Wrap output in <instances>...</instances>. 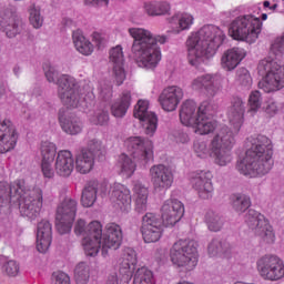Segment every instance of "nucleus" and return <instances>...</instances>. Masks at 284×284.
I'll use <instances>...</instances> for the list:
<instances>
[{
  "label": "nucleus",
  "mask_w": 284,
  "mask_h": 284,
  "mask_svg": "<svg viewBox=\"0 0 284 284\" xmlns=\"http://www.w3.org/2000/svg\"><path fill=\"white\" fill-rule=\"evenodd\" d=\"M246 146L245 156L236 164L239 173L251 179L270 174L274 168L272 140L265 135H253L246 139Z\"/></svg>",
  "instance_id": "f257e3e1"
},
{
  "label": "nucleus",
  "mask_w": 284,
  "mask_h": 284,
  "mask_svg": "<svg viewBox=\"0 0 284 284\" xmlns=\"http://www.w3.org/2000/svg\"><path fill=\"white\" fill-rule=\"evenodd\" d=\"M225 41V33L214 24H206L186 40L187 62L193 68L207 63Z\"/></svg>",
  "instance_id": "f03ea898"
},
{
  "label": "nucleus",
  "mask_w": 284,
  "mask_h": 284,
  "mask_svg": "<svg viewBox=\"0 0 284 284\" xmlns=\"http://www.w3.org/2000/svg\"><path fill=\"white\" fill-rule=\"evenodd\" d=\"M129 34L133 39L131 52L140 68L155 70L163 59L161 45L168 43V37L154 36L152 31L143 28H130Z\"/></svg>",
  "instance_id": "7ed1b4c3"
},
{
  "label": "nucleus",
  "mask_w": 284,
  "mask_h": 284,
  "mask_svg": "<svg viewBox=\"0 0 284 284\" xmlns=\"http://www.w3.org/2000/svg\"><path fill=\"white\" fill-rule=\"evenodd\" d=\"M12 199L20 202V212L22 216H27L31 221L39 217L41 207H43V191L36 189L26 192V182L16 180L13 183L0 182V210L8 207Z\"/></svg>",
  "instance_id": "20e7f679"
},
{
  "label": "nucleus",
  "mask_w": 284,
  "mask_h": 284,
  "mask_svg": "<svg viewBox=\"0 0 284 284\" xmlns=\"http://www.w3.org/2000/svg\"><path fill=\"white\" fill-rule=\"evenodd\" d=\"M236 139H234V133L229 126H222L217 129L210 142L197 140L193 144V150L199 159H207L211 156L215 165L220 168H225L232 163V150Z\"/></svg>",
  "instance_id": "39448f33"
},
{
  "label": "nucleus",
  "mask_w": 284,
  "mask_h": 284,
  "mask_svg": "<svg viewBox=\"0 0 284 284\" xmlns=\"http://www.w3.org/2000/svg\"><path fill=\"white\" fill-rule=\"evenodd\" d=\"M261 7L253 6L250 9V13L244 16H239L232 21L229 28V34L235 41H245L246 43H255L261 34L263 28V22H261Z\"/></svg>",
  "instance_id": "423d86ee"
},
{
  "label": "nucleus",
  "mask_w": 284,
  "mask_h": 284,
  "mask_svg": "<svg viewBox=\"0 0 284 284\" xmlns=\"http://www.w3.org/2000/svg\"><path fill=\"white\" fill-rule=\"evenodd\" d=\"M44 74L49 83L58 84V95L67 108H79L81 105V93L77 79L70 75H60L54 67L44 68Z\"/></svg>",
  "instance_id": "0eeeda50"
},
{
  "label": "nucleus",
  "mask_w": 284,
  "mask_h": 284,
  "mask_svg": "<svg viewBox=\"0 0 284 284\" xmlns=\"http://www.w3.org/2000/svg\"><path fill=\"white\" fill-rule=\"evenodd\" d=\"M170 258L174 267L192 272L199 265V242L194 240L176 241L170 248Z\"/></svg>",
  "instance_id": "6e6552de"
},
{
  "label": "nucleus",
  "mask_w": 284,
  "mask_h": 284,
  "mask_svg": "<svg viewBox=\"0 0 284 284\" xmlns=\"http://www.w3.org/2000/svg\"><path fill=\"white\" fill-rule=\"evenodd\" d=\"M262 80L258 82L260 90L266 93L278 92L284 88V65L272 58L261 60L257 67Z\"/></svg>",
  "instance_id": "1a4fd4ad"
},
{
  "label": "nucleus",
  "mask_w": 284,
  "mask_h": 284,
  "mask_svg": "<svg viewBox=\"0 0 284 284\" xmlns=\"http://www.w3.org/2000/svg\"><path fill=\"white\" fill-rule=\"evenodd\" d=\"M246 225L258 236L263 243L273 245L276 242V233L274 226L270 224V220L254 209H250L244 217Z\"/></svg>",
  "instance_id": "9d476101"
},
{
  "label": "nucleus",
  "mask_w": 284,
  "mask_h": 284,
  "mask_svg": "<svg viewBox=\"0 0 284 284\" xmlns=\"http://www.w3.org/2000/svg\"><path fill=\"white\" fill-rule=\"evenodd\" d=\"M256 270L263 281L276 283L284 278V261L274 254L261 256L256 261Z\"/></svg>",
  "instance_id": "9b49d317"
},
{
  "label": "nucleus",
  "mask_w": 284,
  "mask_h": 284,
  "mask_svg": "<svg viewBox=\"0 0 284 284\" xmlns=\"http://www.w3.org/2000/svg\"><path fill=\"white\" fill-rule=\"evenodd\" d=\"M79 202L72 196H65L58 205L55 215V227L59 234H70L72 223L77 219Z\"/></svg>",
  "instance_id": "f8f14e48"
},
{
  "label": "nucleus",
  "mask_w": 284,
  "mask_h": 284,
  "mask_svg": "<svg viewBox=\"0 0 284 284\" xmlns=\"http://www.w3.org/2000/svg\"><path fill=\"white\" fill-rule=\"evenodd\" d=\"M134 270H136V251L128 247L124 250L123 256L120 260L119 273L109 275L106 284H119V280L121 283H130Z\"/></svg>",
  "instance_id": "ddd939ff"
},
{
  "label": "nucleus",
  "mask_w": 284,
  "mask_h": 284,
  "mask_svg": "<svg viewBox=\"0 0 284 284\" xmlns=\"http://www.w3.org/2000/svg\"><path fill=\"white\" fill-rule=\"evenodd\" d=\"M214 105L212 103L204 101L197 108V120L191 126L195 134L201 136L206 134H212L216 128H219V122L214 120Z\"/></svg>",
  "instance_id": "4468645a"
},
{
  "label": "nucleus",
  "mask_w": 284,
  "mask_h": 284,
  "mask_svg": "<svg viewBox=\"0 0 284 284\" xmlns=\"http://www.w3.org/2000/svg\"><path fill=\"white\" fill-rule=\"evenodd\" d=\"M133 116L139 120L148 136H154L159 128V118L150 110V101L139 100L134 106Z\"/></svg>",
  "instance_id": "2eb2a0df"
},
{
  "label": "nucleus",
  "mask_w": 284,
  "mask_h": 284,
  "mask_svg": "<svg viewBox=\"0 0 284 284\" xmlns=\"http://www.w3.org/2000/svg\"><path fill=\"white\" fill-rule=\"evenodd\" d=\"M82 246L88 256H97L99 254V250L103 247V225H101V222L93 221L88 224Z\"/></svg>",
  "instance_id": "dca6fc26"
},
{
  "label": "nucleus",
  "mask_w": 284,
  "mask_h": 284,
  "mask_svg": "<svg viewBox=\"0 0 284 284\" xmlns=\"http://www.w3.org/2000/svg\"><path fill=\"white\" fill-rule=\"evenodd\" d=\"M213 175L210 171L199 170L190 175L193 190L197 192L200 199L207 201L214 196V185L212 184Z\"/></svg>",
  "instance_id": "f3484780"
},
{
  "label": "nucleus",
  "mask_w": 284,
  "mask_h": 284,
  "mask_svg": "<svg viewBox=\"0 0 284 284\" xmlns=\"http://www.w3.org/2000/svg\"><path fill=\"white\" fill-rule=\"evenodd\" d=\"M149 174L155 192H166L174 183V173L165 164H155L150 168Z\"/></svg>",
  "instance_id": "a211bd4d"
},
{
  "label": "nucleus",
  "mask_w": 284,
  "mask_h": 284,
  "mask_svg": "<svg viewBox=\"0 0 284 284\" xmlns=\"http://www.w3.org/2000/svg\"><path fill=\"white\" fill-rule=\"evenodd\" d=\"M245 110L246 106L243 98L233 97L231 99L226 114L229 123L233 128V130H231L233 139L241 132V128H243V123H245Z\"/></svg>",
  "instance_id": "6ab92c4d"
},
{
  "label": "nucleus",
  "mask_w": 284,
  "mask_h": 284,
  "mask_svg": "<svg viewBox=\"0 0 284 284\" xmlns=\"http://www.w3.org/2000/svg\"><path fill=\"white\" fill-rule=\"evenodd\" d=\"M185 214V206L183 202L176 199H169L164 201L161 207V216L166 227H174L175 223H179Z\"/></svg>",
  "instance_id": "aec40b11"
},
{
  "label": "nucleus",
  "mask_w": 284,
  "mask_h": 284,
  "mask_svg": "<svg viewBox=\"0 0 284 284\" xmlns=\"http://www.w3.org/2000/svg\"><path fill=\"white\" fill-rule=\"evenodd\" d=\"M126 150H129L133 159L139 161H150L152 159L153 144L152 141L141 136H131L124 141Z\"/></svg>",
  "instance_id": "412c9836"
},
{
  "label": "nucleus",
  "mask_w": 284,
  "mask_h": 284,
  "mask_svg": "<svg viewBox=\"0 0 284 284\" xmlns=\"http://www.w3.org/2000/svg\"><path fill=\"white\" fill-rule=\"evenodd\" d=\"M191 88L195 92H204L209 97H216L221 92V78L213 74L200 75L192 80Z\"/></svg>",
  "instance_id": "4be33fe9"
},
{
  "label": "nucleus",
  "mask_w": 284,
  "mask_h": 284,
  "mask_svg": "<svg viewBox=\"0 0 284 284\" xmlns=\"http://www.w3.org/2000/svg\"><path fill=\"white\" fill-rule=\"evenodd\" d=\"M121 241H123V231L121 230V226L116 223L106 224L102 235L103 256L108 254V250H119V247H121Z\"/></svg>",
  "instance_id": "5701e85b"
},
{
  "label": "nucleus",
  "mask_w": 284,
  "mask_h": 284,
  "mask_svg": "<svg viewBox=\"0 0 284 284\" xmlns=\"http://www.w3.org/2000/svg\"><path fill=\"white\" fill-rule=\"evenodd\" d=\"M183 101V89L171 85L162 90L159 95V103L164 112H174Z\"/></svg>",
  "instance_id": "b1692460"
},
{
  "label": "nucleus",
  "mask_w": 284,
  "mask_h": 284,
  "mask_svg": "<svg viewBox=\"0 0 284 284\" xmlns=\"http://www.w3.org/2000/svg\"><path fill=\"white\" fill-rule=\"evenodd\" d=\"M17 130L10 120L0 122V154H6L17 146Z\"/></svg>",
  "instance_id": "393cba45"
},
{
  "label": "nucleus",
  "mask_w": 284,
  "mask_h": 284,
  "mask_svg": "<svg viewBox=\"0 0 284 284\" xmlns=\"http://www.w3.org/2000/svg\"><path fill=\"white\" fill-rule=\"evenodd\" d=\"M111 200L114 201L121 212L128 214L132 210V193L128 186L114 183L111 186Z\"/></svg>",
  "instance_id": "a878e982"
},
{
  "label": "nucleus",
  "mask_w": 284,
  "mask_h": 284,
  "mask_svg": "<svg viewBox=\"0 0 284 284\" xmlns=\"http://www.w3.org/2000/svg\"><path fill=\"white\" fill-rule=\"evenodd\" d=\"M0 28L8 39H14L19 34V20L10 9H0Z\"/></svg>",
  "instance_id": "bb28decb"
},
{
  "label": "nucleus",
  "mask_w": 284,
  "mask_h": 284,
  "mask_svg": "<svg viewBox=\"0 0 284 284\" xmlns=\"http://www.w3.org/2000/svg\"><path fill=\"white\" fill-rule=\"evenodd\" d=\"M52 245V224L42 220L37 227V250L40 254H45Z\"/></svg>",
  "instance_id": "cd10ccee"
},
{
  "label": "nucleus",
  "mask_w": 284,
  "mask_h": 284,
  "mask_svg": "<svg viewBox=\"0 0 284 284\" xmlns=\"http://www.w3.org/2000/svg\"><path fill=\"white\" fill-rule=\"evenodd\" d=\"M59 123L61 129L65 134H71L72 136L81 134L83 132V122L77 116L70 115L65 109L59 111Z\"/></svg>",
  "instance_id": "c85d7f7f"
},
{
  "label": "nucleus",
  "mask_w": 284,
  "mask_h": 284,
  "mask_svg": "<svg viewBox=\"0 0 284 284\" xmlns=\"http://www.w3.org/2000/svg\"><path fill=\"white\" fill-rule=\"evenodd\" d=\"M123 48L116 45L110 50V62L113 63V75L118 85L125 81V70L123 69Z\"/></svg>",
  "instance_id": "c756f323"
},
{
  "label": "nucleus",
  "mask_w": 284,
  "mask_h": 284,
  "mask_svg": "<svg viewBox=\"0 0 284 284\" xmlns=\"http://www.w3.org/2000/svg\"><path fill=\"white\" fill-rule=\"evenodd\" d=\"M247 53H245V49L243 48H233L223 53L221 59V67L226 72H232V70H236L241 61L245 59Z\"/></svg>",
  "instance_id": "7c9ffc66"
},
{
  "label": "nucleus",
  "mask_w": 284,
  "mask_h": 284,
  "mask_svg": "<svg viewBox=\"0 0 284 284\" xmlns=\"http://www.w3.org/2000/svg\"><path fill=\"white\" fill-rule=\"evenodd\" d=\"M55 172L59 176H70L74 171V158L72 152L68 150H61L55 158Z\"/></svg>",
  "instance_id": "2f4dec72"
},
{
  "label": "nucleus",
  "mask_w": 284,
  "mask_h": 284,
  "mask_svg": "<svg viewBox=\"0 0 284 284\" xmlns=\"http://www.w3.org/2000/svg\"><path fill=\"white\" fill-rule=\"evenodd\" d=\"M199 120V109L194 101L187 100L182 104L180 110V121L187 128H193Z\"/></svg>",
  "instance_id": "473e14b6"
},
{
  "label": "nucleus",
  "mask_w": 284,
  "mask_h": 284,
  "mask_svg": "<svg viewBox=\"0 0 284 284\" xmlns=\"http://www.w3.org/2000/svg\"><path fill=\"white\" fill-rule=\"evenodd\" d=\"M142 10L148 17H165L171 12L172 6L168 1H146Z\"/></svg>",
  "instance_id": "72a5a7b5"
},
{
  "label": "nucleus",
  "mask_w": 284,
  "mask_h": 284,
  "mask_svg": "<svg viewBox=\"0 0 284 284\" xmlns=\"http://www.w3.org/2000/svg\"><path fill=\"white\" fill-rule=\"evenodd\" d=\"M130 105H132V95L130 91H124L120 99L115 100L111 105V114L115 116V119H123V116L128 114Z\"/></svg>",
  "instance_id": "f704fd0d"
},
{
  "label": "nucleus",
  "mask_w": 284,
  "mask_h": 284,
  "mask_svg": "<svg viewBox=\"0 0 284 284\" xmlns=\"http://www.w3.org/2000/svg\"><path fill=\"white\" fill-rule=\"evenodd\" d=\"M75 170L79 174H90L94 170V153L82 150L75 156Z\"/></svg>",
  "instance_id": "c9c22d12"
},
{
  "label": "nucleus",
  "mask_w": 284,
  "mask_h": 284,
  "mask_svg": "<svg viewBox=\"0 0 284 284\" xmlns=\"http://www.w3.org/2000/svg\"><path fill=\"white\" fill-rule=\"evenodd\" d=\"M133 194L135 199V212H138V214L148 212V196L150 194L148 187H145L141 182H135L133 186Z\"/></svg>",
  "instance_id": "e433bc0d"
},
{
  "label": "nucleus",
  "mask_w": 284,
  "mask_h": 284,
  "mask_svg": "<svg viewBox=\"0 0 284 284\" xmlns=\"http://www.w3.org/2000/svg\"><path fill=\"white\" fill-rule=\"evenodd\" d=\"M72 39L75 50L80 54H83V57H90V54L94 52V44H92V42L88 38H85V36H83V31H73Z\"/></svg>",
  "instance_id": "4c0bfd02"
},
{
  "label": "nucleus",
  "mask_w": 284,
  "mask_h": 284,
  "mask_svg": "<svg viewBox=\"0 0 284 284\" xmlns=\"http://www.w3.org/2000/svg\"><path fill=\"white\" fill-rule=\"evenodd\" d=\"M170 23L176 26V32H183L194 26V16L187 12H176L171 17Z\"/></svg>",
  "instance_id": "58836bf2"
},
{
  "label": "nucleus",
  "mask_w": 284,
  "mask_h": 284,
  "mask_svg": "<svg viewBox=\"0 0 284 284\" xmlns=\"http://www.w3.org/2000/svg\"><path fill=\"white\" fill-rule=\"evenodd\" d=\"M205 223L210 232H221L225 225V217L221 213L210 210L205 214Z\"/></svg>",
  "instance_id": "ea45409f"
},
{
  "label": "nucleus",
  "mask_w": 284,
  "mask_h": 284,
  "mask_svg": "<svg viewBox=\"0 0 284 284\" xmlns=\"http://www.w3.org/2000/svg\"><path fill=\"white\" fill-rule=\"evenodd\" d=\"M118 168L120 169V174L125 179H130V176L136 172V162H134L128 154L122 153L118 160Z\"/></svg>",
  "instance_id": "a19ab883"
},
{
  "label": "nucleus",
  "mask_w": 284,
  "mask_h": 284,
  "mask_svg": "<svg viewBox=\"0 0 284 284\" xmlns=\"http://www.w3.org/2000/svg\"><path fill=\"white\" fill-rule=\"evenodd\" d=\"M97 180H93L88 183V185L82 191L81 203L83 207H92L97 203Z\"/></svg>",
  "instance_id": "79ce46f5"
},
{
  "label": "nucleus",
  "mask_w": 284,
  "mask_h": 284,
  "mask_svg": "<svg viewBox=\"0 0 284 284\" xmlns=\"http://www.w3.org/2000/svg\"><path fill=\"white\" fill-rule=\"evenodd\" d=\"M163 217L154 214V213H146L142 217V226L141 229H151V230H163Z\"/></svg>",
  "instance_id": "37998d69"
},
{
  "label": "nucleus",
  "mask_w": 284,
  "mask_h": 284,
  "mask_svg": "<svg viewBox=\"0 0 284 284\" xmlns=\"http://www.w3.org/2000/svg\"><path fill=\"white\" fill-rule=\"evenodd\" d=\"M232 207L237 212V214H243L250 210L252 202L250 197L243 194H234L231 196Z\"/></svg>",
  "instance_id": "c03bdc74"
},
{
  "label": "nucleus",
  "mask_w": 284,
  "mask_h": 284,
  "mask_svg": "<svg viewBox=\"0 0 284 284\" xmlns=\"http://www.w3.org/2000/svg\"><path fill=\"white\" fill-rule=\"evenodd\" d=\"M133 284H155L154 273L148 267L138 268L133 277Z\"/></svg>",
  "instance_id": "a18cd8bd"
},
{
  "label": "nucleus",
  "mask_w": 284,
  "mask_h": 284,
  "mask_svg": "<svg viewBox=\"0 0 284 284\" xmlns=\"http://www.w3.org/2000/svg\"><path fill=\"white\" fill-rule=\"evenodd\" d=\"M74 278L77 284H88L90 281V265L85 262H81L75 266Z\"/></svg>",
  "instance_id": "49530a36"
},
{
  "label": "nucleus",
  "mask_w": 284,
  "mask_h": 284,
  "mask_svg": "<svg viewBox=\"0 0 284 284\" xmlns=\"http://www.w3.org/2000/svg\"><path fill=\"white\" fill-rule=\"evenodd\" d=\"M41 161H54L57 156V144L44 141L40 146Z\"/></svg>",
  "instance_id": "de8ad7c7"
},
{
  "label": "nucleus",
  "mask_w": 284,
  "mask_h": 284,
  "mask_svg": "<svg viewBox=\"0 0 284 284\" xmlns=\"http://www.w3.org/2000/svg\"><path fill=\"white\" fill-rule=\"evenodd\" d=\"M29 21L36 30L43 26V16L41 14V7L31 4L29 7Z\"/></svg>",
  "instance_id": "09e8293b"
},
{
  "label": "nucleus",
  "mask_w": 284,
  "mask_h": 284,
  "mask_svg": "<svg viewBox=\"0 0 284 284\" xmlns=\"http://www.w3.org/2000/svg\"><path fill=\"white\" fill-rule=\"evenodd\" d=\"M248 113L254 116L258 110H261V105H263V98L261 97V91H253L248 97Z\"/></svg>",
  "instance_id": "8fccbe9b"
},
{
  "label": "nucleus",
  "mask_w": 284,
  "mask_h": 284,
  "mask_svg": "<svg viewBox=\"0 0 284 284\" xmlns=\"http://www.w3.org/2000/svg\"><path fill=\"white\" fill-rule=\"evenodd\" d=\"M144 243H156L163 236V229H141Z\"/></svg>",
  "instance_id": "3c124183"
},
{
  "label": "nucleus",
  "mask_w": 284,
  "mask_h": 284,
  "mask_svg": "<svg viewBox=\"0 0 284 284\" xmlns=\"http://www.w3.org/2000/svg\"><path fill=\"white\" fill-rule=\"evenodd\" d=\"M89 121L93 125H108L110 122V113L105 110H97L92 115H90Z\"/></svg>",
  "instance_id": "603ef678"
},
{
  "label": "nucleus",
  "mask_w": 284,
  "mask_h": 284,
  "mask_svg": "<svg viewBox=\"0 0 284 284\" xmlns=\"http://www.w3.org/2000/svg\"><path fill=\"white\" fill-rule=\"evenodd\" d=\"M239 85L244 88V90H250L252 88V75L247 69L237 70V79Z\"/></svg>",
  "instance_id": "864d4df0"
},
{
  "label": "nucleus",
  "mask_w": 284,
  "mask_h": 284,
  "mask_svg": "<svg viewBox=\"0 0 284 284\" xmlns=\"http://www.w3.org/2000/svg\"><path fill=\"white\" fill-rule=\"evenodd\" d=\"M209 256L214 258L215 256H221L223 254V242L220 239H213L207 246Z\"/></svg>",
  "instance_id": "5fc2aeb1"
},
{
  "label": "nucleus",
  "mask_w": 284,
  "mask_h": 284,
  "mask_svg": "<svg viewBox=\"0 0 284 284\" xmlns=\"http://www.w3.org/2000/svg\"><path fill=\"white\" fill-rule=\"evenodd\" d=\"M2 272L7 276H17L19 274V264L14 260L6 262L2 266Z\"/></svg>",
  "instance_id": "6e6d98bb"
},
{
  "label": "nucleus",
  "mask_w": 284,
  "mask_h": 284,
  "mask_svg": "<svg viewBox=\"0 0 284 284\" xmlns=\"http://www.w3.org/2000/svg\"><path fill=\"white\" fill-rule=\"evenodd\" d=\"M54 161L50 160H41V172L44 179H53L54 178V166H52Z\"/></svg>",
  "instance_id": "4d7b16f0"
},
{
  "label": "nucleus",
  "mask_w": 284,
  "mask_h": 284,
  "mask_svg": "<svg viewBox=\"0 0 284 284\" xmlns=\"http://www.w3.org/2000/svg\"><path fill=\"white\" fill-rule=\"evenodd\" d=\"M98 90L101 99H104V101L112 99V84L102 81L99 83Z\"/></svg>",
  "instance_id": "13d9d810"
},
{
  "label": "nucleus",
  "mask_w": 284,
  "mask_h": 284,
  "mask_svg": "<svg viewBox=\"0 0 284 284\" xmlns=\"http://www.w3.org/2000/svg\"><path fill=\"white\" fill-rule=\"evenodd\" d=\"M103 150V144L99 139H91L88 141V149L83 150L84 152H92L93 156L98 152H101Z\"/></svg>",
  "instance_id": "bf43d9fd"
},
{
  "label": "nucleus",
  "mask_w": 284,
  "mask_h": 284,
  "mask_svg": "<svg viewBox=\"0 0 284 284\" xmlns=\"http://www.w3.org/2000/svg\"><path fill=\"white\" fill-rule=\"evenodd\" d=\"M282 52H284V36L275 39L271 45V53L275 54V57H281Z\"/></svg>",
  "instance_id": "052dcab7"
},
{
  "label": "nucleus",
  "mask_w": 284,
  "mask_h": 284,
  "mask_svg": "<svg viewBox=\"0 0 284 284\" xmlns=\"http://www.w3.org/2000/svg\"><path fill=\"white\" fill-rule=\"evenodd\" d=\"M264 112L267 116H276L278 114V104L274 101H268L264 106Z\"/></svg>",
  "instance_id": "680f3d73"
},
{
  "label": "nucleus",
  "mask_w": 284,
  "mask_h": 284,
  "mask_svg": "<svg viewBox=\"0 0 284 284\" xmlns=\"http://www.w3.org/2000/svg\"><path fill=\"white\" fill-rule=\"evenodd\" d=\"M74 232L77 234V236H87L88 234V226L85 225V221L84 220H78L74 226Z\"/></svg>",
  "instance_id": "e2e57ef3"
},
{
  "label": "nucleus",
  "mask_w": 284,
  "mask_h": 284,
  "mask_svg": "<svg viewBox=\"0 0 284 284\" xmlns=\"http://www.w3.org/2000/svg\"><path fill=\"white\" fill-rule=\"evenodd\" d=\"M108 182L97 181V185L94 186L95 194H99L100 196H108Z\"/></svg>",
  "instance_id": "0e129e2a"
},
{
  "label": "nucleus",
  "mask_w": 284,
  "mask_h": 284,
  "mask_svg": "<svg viewBox=\"0 0 284 284\" xmlns=\"http://www.w3.org/2000/svg\"><path fill=\"white\" fill-rule=\"evenodd\" d=\"M92 41L93 43H95L98 48H103V45L108 43V40H105V36H103V33L100 32L92 33Z\"/></svg>",
  "instance_id": "69168bd1"
},
{
  "label": "nucleus",
  "mask_w": 284,
  "mask_h": 284,
  "mask_svg": "<svg viewBox=\"0 0 284 284\" xmlns=\"http://www.w3.org/2000/svg\"><path fill=\"white\" fill-rule=\"evenodd\" d=\"M263 7L266 8L267 10H271V12H276L278 8V0H265L263 2Z\"/></svg>",
  "instance_id": "338daca9"
},
{
  "label": "nucleus",
  "mask_w": 284,
  "mask_h": 284,
  "mask_svg": "<svg viewBox=\"0 0 284 284\" xmlns=\"http://www.w3.org/2000/svg\"><path fill=\"white\" fill-rule=\"evenodd\" d=\"M54 284H70V276L65 273H58Z\"/></svg>",
  "instance_id": "774afa93"
}]
</instances>
